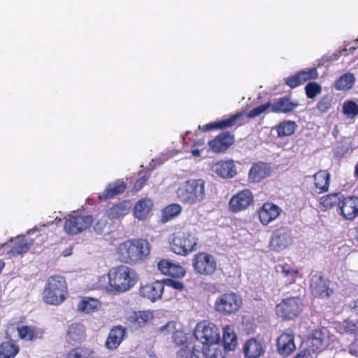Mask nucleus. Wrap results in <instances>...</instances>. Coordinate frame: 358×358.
<instances>
[{"label":"nucleus","instance_id":"17","mask_svg":"<svg viewBox=\"0 0 358 358\" xmlns=\"http://www.w3.org/2000/svg\"><path fill=\"white\" fill-rule=\"evenodd\" d=\"M153 318L154 315L152 311H135L127 317V324L131 331H138L144 328Z\"/></svg>","mask_w":358,"mask_h":358},{"label":"nucleus","instance_id":"41","mask_svg":"<svg viewBox=\"0 0 358 358\" xmlns=\"http://www.w3.org/2000/svg\"><path fill=\"white\" fill-rule=\"evenodd\" d=\"M19 352V345L11 341H5L0 345V358H15Z\"/></svg>","mask_w":358,"mask_h":358},{"label":"nucleus","instance_id":"55","mask_svg":"<svg viewBox=\"0 0 358 358\" xmlns=\"http://www.w3.org/2000/svg\"><path fill=\"white\" fill-rule=\"evenodd\" d=\"M204 289L213 294L220 292L219 285L213 282L205 283Z\"/></svg>","mask_w":358,"mask_h":358},{"label":"nucleus","instance_id":"56","mask_svg":"<svg viewBox=\"0 0 358 358\" xmlns=\"http://www.w3.org/2000/svg\"><path fill=\"white\" fill-rule=\"evenodd\" d=\"M294 358H314L310 350L305 349L299 352Z\"/></svg>","mask_w":358,"mask_h":358},{"label":"nucleus","instance_id":"36","mask_svg":"<svg viewBox=\"0 0 358 358\" xmlns=\"http://www.w3.org/2000/svg\"><path fill=\"white\" fill-rule=\"evenodd\" d=\"M16 330L19 338L25 341H33L38 337V329L35 326L18 325Z\"/></svg>","mask_w":358,"mask_h":358},{"label":"nucleus","instance_id":"31","mask_svg":"<svg viewBox=\"0 0 358 358\" xmlns=\"http://www.w3.org/2000/svg\"><path fill=\"white\" fill-rule=\"evenodd\" d=\"M315 192L320 194L328 192L330 184V173L327 170H320L313 176Z\"/></svg>","mask_w":358,"mask_h":358},{"label":"nucleus","instance_id":"40","mask_svg":"<svg viewBox=\"0 0 358 358\" xmlns=\"http://www.w3.org/2000/svg\"><path fill=\"white\" fill-rule=\"evenodd\" d=\"M100 306L101 303L99 300L94 298L85 297L78 303V309L85 313H91L99 310Z\"/></svg>","mask_w":358,"mask_h":358},{"label":"nucleus","instance_id":"19","mask_svg":"<svg viewBox=\"0 0 358 358\" xmlns=\"http://www.w3.org/2000/svg\"><path fill=\"white\" fill-rule=\"evenodd\" d=\"M281 212V208L271 202L264 203L257 210L259 221L265 226L276 220Z\"/></svg>","mask_w":358,"mask_h":358},{"label":"nucleus","instance_id":"38","mask_svg":"<svg viewBox=\"0 0 358 358\" xmlns=\"http://www.w3.org/2000/svg\"><path fill=\"white\" fill-rule=\"evenodd\" d=\"M10 241L13 242V238H11ZM30 244L24 237H17L15 238L13 245L11 247L8 253L13 256L19 255L28 252Z\"/></svg>","mask_w":358,"mask_h":358},{"label":"nucleus","instance_id":"43","mask_svg":"<svg viewBox=\"0 0 358 358\" xmlns=\"http://www.w3.org/2000/svg\"><path fill=\"white\" fill-rule=\"evenodd\" d=\"M342 113L343 115L350 119L358 116V101L346 100L343 103Z\"/></svg>","mask_w":358,"mask_h":358},{"label":"nucleus","instance_id":"28","mask_svg":"<svg viewBox=\"0 0 358 358\" xmlns=\"http://www.w3.org/2000/svg\"><path fill=\"white\" fill-rule=\"evenodd\" d=\"M212 170L223 178H231L236 174V166L232 160L219 161L213 165Z\"/></svg>","mask_w":358,"mask_h":358},{"label":"nucleus","instance_id":"50","mask_svg":"<svg viewBox=\"0 0 358 358\" xmlns=\"http://www.w3.org/2000/svg\"><path fill=\"white\" fill-rule=\"evenodd\" d=\"M179 323V322L169 321L166 324L160 327L157 331L162 335H171L172 336Z\"/></svg>","mask_w":358,"mask_h":358},{"label":"nucleus","instance_id":"9","mask_svg":"<svg viewBox=\"0 0 358 358\" xmlns=\"http://www.w3.org/2000/svg\"><path fill=\"white\" fill-rule=\"evenodd\" d=\"M242 306V299L234 292H226L220 294L214 303L215 310L223 315L236 313Z\"/></svg>","mask_w":358,"mask_h":358},{"label":"nucleus","instance_id":"39","mask_svg":"<svg viewBox=\"0 0 358 358\" xmlns=\"http://www.w3.org/2000/svg\"><path fill=\"white\" fill-rule=\"evenodd\" d=\"M176 358H203L201 348L186 345L177 352Z\"/></svg>","mask_w":358,"mask_h":358},{"label":"nucleus","instance_id":"59","mask_svg":"<svg viewBox=\"0 0 358 358\" xmlns=\"http://www.w3.org/2000/svg\"><path fill=\"white\" fill-rule=\"evenodd\" d=\"M200 153H201V152H200V150H198V149H194V150H192V155H193V156H194V157H199V156H200Z\"/></svg>","mask_w":358,"mask_h":358},{"label":"nucleus","instance_id":"3","mask_svg":"<svg viewBox=\"0 0 358 358\" xmlns=\"http://www.w3.org/2000/svg\"><path fill=\"white\" fill-rule=\"evenodd\" d=\"M169 243L173 252L180 256H187L196 250L199 240L189 230L180 229L170 235Z\"/></svg>","mask_w":358,"mask_h":358},{"label":"nucleus","instance_id":"14","mask_svg":"<svg viewBox=\"0 0 358 358\" xmlns=\"http://www.w3.org/2000/svg\"><path fill=\"white\" fill-rule=\"evenodd\" d=\"M338 212L343 219L354 220L358 217V196L342 194Z\"/></svg>","mask_w":358,"mask_h":358},{"label":"nucleus","instance_id":"15","mask_svg":"<svg viewBox=\"0 0 358 358\" xmlns=\"http://www.w3.org/2000/svg\"><path fill=\"white\" fill-rule=\"evenodd\" d=\"M234 143V135L229 131H224L209 141L208 145L213 153L220 154L225 152Z\"/></svg>","mask_w":358,"mask_h":358},{"label":"nucleus","instance_id":"23","mask_svg":"<svg viewBox=\"0 0 358 358\" xmlns=\"http://www.w3.org/2000/svg\"><path fill=\"white\" fill-rule=\"evenodd\" d=\"M271 172L272 169L269 164L259 162L252 165L249 171L248 178L251 182H259L270 176Z\"/></svg>","mask_w":358,"mask_h":358},{"label":"nucleus","instance_id":"12","mask_svg":"<svg viewBox=\"0 0 358 358\" xmlns=\"http://www.w3.org/2000/svg\"><path fill=\"white\" fill-rule=\"evenodd\" d=\"M292 243L291 230L286 227H281L274 230L271 234L269 247L271 250L280 251Z\"/></svg>","mask_w":358,"mask_h":358},{"label":"nucleus","instance_id":"25","mask_svg":"<svg viewBox=\"0 0 358 358\" xmlns=\"http://www.w3.org/2000/svg\"><path fill=\"white\" fill-rule=\"evenodd\" d=\"M299 105L297 101H292L289 96H285L278 99L273 103H271V112L289 114L294 111Z\"/></svg>","mask_w":358,"mask_h":358},{"label":"nucleus","instance_id":"60","mask_svg":"<svg viewBox=\"0 0 358 358\" xmlns=\"http://www.w3.org/2000/svg\"><path fill=\"white\" fill-rule=\"evenodd\" d=\"M5 266V263L3 260H0V274L2 272V270L3 269Z\"/></svg>","mask_w":358,"mask_h":358},{"label":"nucleus","instance_id":"48","mask_svg":"<svg viewBox=\"0 0 358 358\" xmlns=\"http://www.w3.org/2000/svg\"><path fill=\"white\" fill-rule=\"evenodd\" d=\"M333 96L326 94L320 98L316 105V109L321 113H327L332 106Z\"/></svg>","mask_w":358,"mask_h":358},{"label":"nucleus","instance_id":"53","mask_svg":"<svg viewBox=\"0 0 358 358\" xmlns=\"http://www.w3.org/2000/svg\"><path fill=\"white\" fill-rule=\"evenodd\" d=\"M343 328L346 333L355 334L357 331V326L355 323L352 321H344L343 324Z\"/></svg>","mask_w":358,"mask_h":358},{"label":"nucleus","instance_id":"1","mask_svg":"<svg viewBox=\"0 0 358 358\" xmlns=\"http://www.w3.org/2000/svg\"><path fill=\"white\" fill-rule=\"evenodd\" d=\"M150 244L144 238H134L120 243L116 250L120 262L134 265L145 261L150 254Z\"/></svg>","mask_w":358,"mask_h":358},{"label":"nucleus","instance_id":"26","mask_svg":"<svg viewBox=\"0 0 358 358\" xmlns=\"http://www.w3.org/2000/svg\"><path fill=\"white\" fill-rule=\"evenodd\" d=\"M131 208L130 201L124 200L113 204L106 212V217L111 220H119L128 215Z\"/></svg>","mask_w":358,"mask_h":358},{"label":"nucleus","instance_id":"54","mask_svg":"<svg viewBox=\"0 0 358 358\" xmlns=\"http://www.w3.org/2000/svg\"><path fill=\"white\" fill-rule=\"evenodd\" d=\"M149 176L144 175L136 180L134 185V188L136 191L141 190L143 186L145 185L148 180Z\"/></svg>","mask_w":358,"mask_h":358},{"label":"nucleus","instance_id":"49","mask_svg":"<svg viewBox=\"0 0 358 358\" xmlns=\"http://www.w3.org/2000/svg\"><path fill=\"white\" fill-rule=\"evenodd\" d=\"M322 92V87L316 82H310L305 87V92L308 99H314Z\"/></svg>","mask_w":358,"mask_h":358},{"label":"nucleus","instance_id":"57","mask_svg":"<svg viewBox=\"0 0 358 358\" xmlns=\"http://www.w3.org/2000/svg\"><path fill=\"white\" fill-rule=\"evenodd\" d=\"M350 353L355 356H358V341H353L350 346Z\"/></svg>","mask_w":358,"mask_h":358},{"label":"nucleus","instance_id":"46","mask_svg":"<svg viewBox=\"0 0 358 358\" xmlns=\"http://www.w3.org/2000/svg\"><path fill=\"white\" fill-rule=\"evenodd\" d=\"M355 83L354 76L351 73H346L341 76L335 83V88L338 90H345L350 89Z\"/></svg>","mask_w":358,"mask_h":358},{"label":"nucleus","instance_id":"24","mask_svg":"<svg viewBox=\"0 0 358 358\" xmlns=\"http://www.w3.org/2000/svg\"><path fill=\"white\" fill-rule=\"evenodd\" d=\"M242 116V113H236L227 119L222 120L220 121L213 122L206 124L203 126H199V129L202 131H208L210 130H224L231 128L236 125L237 121Z\"/></svg>","mask_w":358,"mask_h":358},{"label":"nucleus","instance_id":"61","mask_svg":"<svg viewBox=\"0 0 358 358\" xmlns=\"http://www.w3.org/2000/svg\"><path fill=\"white\" fill-rule=\"evenodd\" d=\"M8 245V242H6L4 243L0 244V248H2V247H4L6 245Z\"/></svg>","mask_w":358,"mask_h":358},{"label":"nucleus","instance_id":"33","mask_svg":"<svg viewBox=\"0 0 358 358\" xmlns=\"http://www.w3.org/2000/svg\"><path fill=\"white\" fill-rule=\"evenodd\" d=\"M152 201L149 199L139 200L134 208V215L139 220L147 218L152 207Z\"/></svg>","mask_w":358,"mask_h":358},{"label":"nucleus","instance_id":"20","mask_svg":"<svg viewBox=\"0 0 358 358\" xmlns=\"http://www.w3.org/2000/svg\"><path fill=\"white\" fill-rule=\"evenodd\" d=\"M276 348L281 356L290 355L296 350L294 334L288 332L282 333L277 338Z\"/></svg>","mask_w":358,"mask_h":358},{"label":"nucleus","instance_id":"10","mask_svg":"<svg viewBox=\"0 0 358 358\" xmlns=\"http://www.w3.org/2000/svg\"><path fill=\"white\" fill-rule=\"evenodd\" d=\"M194 335L197 341L202 343L203 345L220 341V331L218 327L206 320L197 323Z\"/></svg>","mask_w":358,"mask_h":358},{"label":"nucleus","instance_id":"18","mask_svg":"<svg viewBox=\"0 0 358 358\" xmlns=\"http://www.w3.org/2000/svg\"><path fill=\"white\" fill-rule=\"evenodd\" d=\"M157 268L162 274L172 278L180 279L186 274L182 266L166 259H162L158 262Z\"/></svg>","mask_w":358,"mask_h":358},{"label":"nucleus","instance_id":"22","mask_svg":"<svg viewBox=\"0 0 358 358\" xmlns=\"http://www.w3.org/2000/svg\"><path fill=\"white\" fill-rule=\"evenodd\" d=\"M318 76L316 68H310L307 70L298 71L294 75L289 76L285 79V83L290 88H295L303 84L305 82L315 79Z\"/></svg>","mask_w":358,"mask_h":358},{"label":"nucleus","instance_id":"58","mask_svg":"<svg viewBox=\"0 0 358 358\" xmlns=\"http://www.w3.org/2000/svg\"><path fill=\"white\" fill-rule=\"evenodd\" d=\"M348 308L355 312H358V299L353 300L348 303Z\"/></svg>","mask_w":358,"mask_h":358},{"label":"nucleus","instance_id":"7","mask_svg":"<svg viewBox=\"0 0 358 358\" xmlns=\"http://www.w3.org/2000/svg\"><path fill=\"white\" fill-rule=\"evenodd\" d=\"M192 266L196 274L212 276L217 270V262L213 255L206 252H199L193 256Z\"/></svg>","mask_w":358,"mask_h":358},{"label":"nucleus","instance_id":"27","mask_svg":"<svg viewBox=\"0 0 358 358\" xmlns=\"http://www.w3.org/2000/svg\"><path fill=\"white\" fill-rule=\"evenodd\" d=\"M125 336V327L121 325L114 326L109 332L105 346L109 350H115L124 341Z\"/></svg>","mask_w":358,"mask_h":358},{"label":"nucleus","instance_id":"8","mask_svg":"<svg viewBox=\"0 0 358 358\" xmlns=\"http://www.w3.org/2000/svg\"><path fill=\"white\" fill-rule=\"evenodd\" d=\"M309 289L311 294L320 299L329 298L335 291L334 283L328 278L318 273L311 277Z\"/></svg>","mask_w":358,"mask_h":358},{"label":"nucleus","instance_id":"21","mask_svg":"<svg viewBox=\"0 0 358 358\" xmlns=\"http://www.w3.org/2000/svg\"><path fill=\"white\" fill-rule=\"evenodd\" d=\"M266 346L262 341L251 338L245 341L243 346V352L245 358H260L265 353Z\"/></svg>","mask_w":358,"mask_h":358},{"label":"nucleus","instance_id":"29","mask_svg":"<svg viewBox=\"0 0 358 358\" xmlns=\"http://www.w3.org/2000/svg\"><path fill=\"white\" fill-rule=\"evenodd\" d=\"M86 338L85 328L83 324L75 322L68 328L66 341L71 345L83 341Z\"/></svg>","mask_w":358,"mask_h":358},{"label":"nucleus","instance_id":"13","mask_svg":"<svg viewBox=\"0 0 358 358\" xmlns=\"http://www.w3.org/2000/svg\"><path fill=\"white\" fill-rule=\"evenodd\" d=\"M254 202V195L249 189H244L232 196L229 201L231 212L239 213L245 210Z\"/></svg>","mask_w":358,"mask_h":358},{"label":"nucleus","instance_id":"44","mask_svg":"<svg viewBox=\"0 0 358 358\" xmlns=\"http://www.w3.org/2000/svg\"><path fill=\"white\" fill-rule=\"evenodd\" d=\"M177 328L172 336L173 342L178 346L183 347L188 345L187 334L185 333L184 326L182 323L177 325Z\"/></svg>","mask_w":358,"mask_h":358},{"label":"nucleus","instance_id":"32","mask_svg":"<svg viewBox=\"0 0 358 358\" xmlns=\"http://www.w3.org/2000/svg\"><path fill=\"white\" fill-rule=\"evenodd\" d=\"M222 343L226 351L234 350L237 346V336L233 325H227L223 329Z\"/></svg>","mask_w":358,"mask_h":358},{"label":"nucleus","instance_id":"4","mask_svg":"<svg viewBox=\"0 0 358 358\" xmlns=\"http://www.w3.org/2000/svg\"><path fill=\"white\" fill-rule=\"evenodd\" d=\"M205 184L202 179L187 180L176 191L178 199L183 204L188 205L201 202L206 196Z\"/></svg>","mask_w":358,"mask_h":358},{"label":"nucleus","instance_id":"47","mask_svg":"<svg viewBox=\"0 0 358 358\" xmlns=\"http://www.w3.org/2000/svg\"><path fill=\"white\" fill-rule=\"evenodd\" d=\"M281 268V272L285 278H287L289 283H294L299 275V270L294 268L289 264L285 263L278 266Z\"/></svg>","mask_w":358,"mask_h":358},{"label":"nucleus","instance_id":"5","mask_svg":"<svg viewBox=\"0 0 358 358\" xmlns=\"http://www.w3.org/2000/svg\"><path fill=\"white\" fill-rule=\"evenodd\" d=\"M68 287L65 278L61 275L50 276L45 285L43 299L50 305L61 304L67 297Z\"/></svg>","mask_w":358,"mask_h":358},{"label":"nucleus","instance_id":"2","mask_svg":"<svg viewBox=\"0 0 358 358\" xmlns=\"http://www.w3.org/2000/svg\"><path fill=\"white\" fill-rule=\"evenodd\" d=\"M107 290L112 294L126 292L134 287L138 282V274L135 270L125 265L112 267L108 272Z\"/></svg>","mask_w":358,"mask_h":358},{"label":"nucleus","instance_id":"51","mask_svg":"<svg viewBox=\"0 0 358 358\" xmlns=\"http://www.w3.org/2000/svg\"><path fill=\"white\" fill-rule=\"evenodd\" d=\"M271 110V102H267L264 104L258 106L257 107H255L252 108L248 113V117L251 119L256 117L261 114L268 112V110Z\"/></svg>","mask_w":358,"mask_h":358},{"label":"nucleus","instance_id":"52","mask_svg":"<svg viewBox=\"0 0 358 358\" xmlns=\"http://www.w3.org/2000/svg\"><path fill=\"white\" fill-rule=\"evenodd\" d=\"M164 285H166L169 287H171L176 290L182 291L184 289V284L182 282L175 280L173 279H166L164 281Z\"/></svg>","mask_w":358,"mask_h":358},{"label":"nucleus","instance_id":"6","mask_svg":"<svg viewBox=\"0 0 358 358\" xmlns=\"http://www.w3.org/2000/svg\"><path fill=\"white\" fill-rule=\"evenodd\" d=\"M304 308L303 299L300 296H291L282 299L275 307L278 317L285 320L298 317Z\"/></svg>","mask_w":358,"mask_h":358},{"label":"nucleus","instance_id":"35","mask_svg":"<svg viewBox=\"0 0 358 358\" xmlns=\"http://www.w3.org/2000/svg\"><path fill=\"white\" fill-rule=\"evenodd\" d=\"M341 198L342 194L340 192L324 195L319 200L320 207L323 210H330L335 206H338V208Z\"/></svg>","mask_w":358,"mask_h":358},{"label":"nucleus","instance_id":"45","mask_svg":"<svg viewBox=\"0 0 358 358\" xmlns=\"http://www.w3.org/2000/svg\"><path fill=\"white\" fill-rule=\"evenodd\" d=\"M182 211V207L178 203H171L164 208L162 211V220L166 222L177 217Z\"/></svg>","mask_w":358,"mask_h":358},{"label":"nucleus","instance_id":"37","mask_svg":"<svg viewBox=\"0 0 358 358\" xmlns=\"http://www.w3.org/2000/svg\"><path fill=\"white\" fill-rule=\"evenodd\" d=\"M297 127L294 121L284 120L277 124L273 129L276 131L278 137H285L293 134Z\"/></svg>","mask_w":358,"mask_h":358},{"label":"nucleus","instance_id":"62","mask_svg":"<svg viewBox=\"0 0 358 358\" xmlns=\"http://www.w3.org/2000/svg\"><path fill=\"white\" fill-rule=\"evenodd\" d=\"M317 343L321 344L322 341L321 339H316Z\"/></svg>","mask_w":358,"mask_h":358},{"label":"nucleus","instance_id":"16","mask_svg":"<svg viewBox=\"0 0 358 358\" xmlns=\"http://www.w3.org/2000/svg\"><path fill=\"white\" fill-rule=\"evenodd\" d=\"M164 289L162 281L155 280L150 283L141 285L138 289V294L152 302L161 299Z\"/></svg>","mask_w":358,"mask_h":358},{"label":"nucleus","instance_id":"11","mask_svg":"<svg viewBox=\"0 0 358 358\" xmlns=\"http://www.w3.org/2000/svg\"><path fill=\"white\" fill-rule=\"evenodd\" d=\"M92 222V215L73 213L66 219L64 229L68 234L76 235L90 228Z\"/></svg>","mask_w":358,"mask_h":358},{"label":"nucleus","instance_id":"34","mask_svg":"<svg viewBox=\"0 0 358 358\" xmlns=\"http://www.w3.org/2000/svg\"><path fill=\"white\" fill-rule=\"evenodd\" d=\"M201 348L203 358H225V352L220 343H209Z\"/></svg>","mask_w":358,"mask_h":358},{"label":"nucleus","instance_id":"42","mask_svg":"<svg viewBox=\"0 0 358 358\" xmlns=\"http://www.w3.org/2000/svg\"><path fill=\"white\" fill-rule=\"evenodd\" d=\"M94 350L85 346H78L71 349L66 355V358H94Z\"/></svg>","mask_w":358,"mask_h":358},{"label":"nucleus","instance_id":"30","mask_svg":"<svg viewBox=\"0 0 358 358\" xmlns=\"http://www.w3.org/2000/svg\"><path fill=\"white\" fill-rule=\"evenodd\" d=\"M126 188V183L124 181L117 180L107 185L104 191L99 195V199L101 201H106L113 199L117 195L123 193Z\"/></svg>","mask_w":358,"mask_h":358}]
</instances>
